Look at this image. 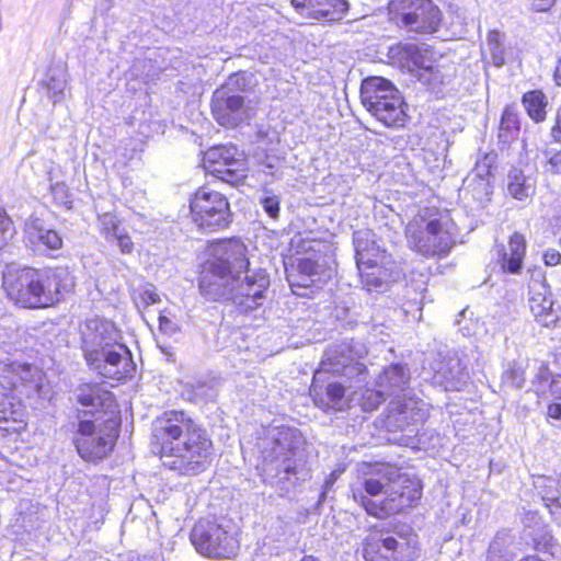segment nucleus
<instances>
[{"label": "nucleus", "mask_w": 561, "mask_h": 561, "mask_svg": "<svg viewBox=\"0 0 561 561\" xmlns=\"http://www.w3.org/2000/svg\"><path fill=\"white\" fill-rule=\"evenodd\" d=\"M152 440L162 466L179 476H197L211 462L213 442L207 431L184 411L168 410L154 419Z\"/></svg>", "instance_id": "1"}, {"label": "nucleus", "mask_w": 561, "mask_h": 561, "mask_svg": "<svg viewBox=\"0 0 561 561\" xmlns=\"http://www.w3.org/2000/svg\"><path fill=\"white\" fill-rule=\"evenodd\" d=\"M305 439L299 430L274 426L267 430L260 447L262 462L259 466L264 483L289 492L311 478Z\"/></svg>", "instance_id": "2"}, {"label": "nucleus", "mask_w": 561, "mask_h": 561, "mask_svg": "<svg viewBox=\"0 0 561 561\" xmlns=\"http://www.w3.org/2000/svg\"><path fill=\"white\" fill-rule=\"evenodd\" d=\"M75 286V276L67 267H26L8 286V295L23 308H47L65 299Z\"/></svg>", "instance_id": "3"}, {"label": "nucleus", "mask_w": 561, "mask_h": 561, "mask_svg": "<svg viewBox=\"0 0 561 561\" xmlns=\"http://www.w3.org/2000/svg\"><path fill=\"white\" fill-rule=\"evenodd\" d=\"M376 474L387 480L383 491L386 497L381 501L369 499L362 489L353 488V497L365 512L377 518H386L398 514L404 508L412 506L421 497L419 481L410 479L400 472V469L391 465H379L376 467Z\"/></svg>", "instance_id": "4"}, {"label": "nucleus", "mask_w": 561, "mask_h": 561, "mask_svg": "<svg viewBox=\"0 0 561 561\" xmlns=\"http://www.w3.org/2000/svg\"><path fill=\"white\" fill-rule=\"evenodd\" d=\"M243 272L245 275L242 279L236 275L232 280L220 284L210 283L206 277L199 280L201 293L210 300H230L240 312L248 313L264 304L270 275L264 268L247 267Z\"/></svg>", "instance_id": "5"}, {"label": "nucleus", "mask_w": 561, "mask_h": 561, "mask_svg": "<svg viewBox=\"0 0 561 561\" xmlns=\"http://www.w3.org/2000/svg\"><path fill=\"white\" fill-rule=\"evenodd\" d=\"M455 226L448 215L430 214L428 210L413 218L405 228L411 249L423 256H444L455 244Z\"/></svg>", "instance_id": "6"}, {"label": "nucleus", "mask_w": 561, "mask_h": 561, "mask_svg": "<svg viewBox=\"0 0 561 561\" xmlns=\"http://www.w3.org/2000/svg\"><path fill=\"white\" fill-rule=\"evenodd\" d=\"M364 107L389 128L403 127L408 121L407 104L400 91L389 80L369 77L360 85Z\"/></svg>", "instance_id": "7"}, {"label": "nucleus", "mask_w": 561, "mask_h": 561, "mask_svg": "<svg viewBox=\"0 0 561 561\" xmlns=\"http://www.w3.org/2000/svg\"><path fill=\"white\" fill-rule=\"evenodd\" d=\"M118 422L108 417L81 419L73 437L79 456L85 461L98 462L113 450L118 437Z\"/></svg>", "instance_id": "8"}, {"label": "nucleus", "mask_w": 561, "mask_h": 561, "mask_svg": "<svg viewBox=\"0 0 561 561\" xmlns=\"http://www.w3.org/2000/svg\"><path fill=\"white\" fill-rule=\"evenodd\" d=\"M190 539L196 551L208 558L228 559L238 549L234 527L224 517L199 519L194 525Z\"/></svg>", "instance_id": "9"}, {"label": "nucleus", "mask_w": 561, "mask_h": 561, "mask_svg": "<svg viewBox=\"0 0 561 561\" xmlns=\"http://www.w3.org/2000/svg\"><path fill=\"white\" fill-rule=\"evenodd\" d=\"M209 251L208 267L199 280L208 277L210 283L220 284L221 280H232L249 267L247 247L239 239L219 240L210 245Z\"/></svg>", "instance_id": "10"}, {"label": "nucleus", "mask_w": 561, "mask_h": 561, "mask_svg": "<svg viewBox=\"0 0 561 561\" xmlns=\"http://www.w3.org/2000/svg\"><path fill=\"white\" fill-rule=\"evenodd\" d=\"M390 14L407 32L433 34L442 23V12L432 0H391Z\"/></svg>", "instance_id": "11"}, {"label": "nucleus", "mask_w": 561, "mask_h": 561, "mask_svg": "<svg viewBox=\"0 0 561 561\" xmlns=\"http://www.w3.org/2000/svg\"><path fill=\"white\" fill-rule=\"evenodd\" d=\"M365 561H415L419 557L417 536L412 531L369 535L363 547Z\"/></svg>", "instance_id": "12"}, {"label": "nucleus", "mask_w": 561, "mask_h": 561, "mask_svg": "<svg viewBox=\"0 0 561 561\" xmlns=\"http://www.w3.org/2000/svg\"><path fill=\"white\" fill-rule=\"evenodd\" d=\"M190 209L193 222L205 231L225 229L232 220L226 196L216 191L199 188L190 201Z\"/></svg>", "instance_id": "13"}, {"label": "nucleus", "mask_w": 561, "mask_h": 561, "mask_svg": "<svg viewBox=\"0 0 561 561\" xmlns=\"http://www.w3.org/2000/svg\"><path fill=\"white\" fill-rule=\"evenodd\" d=\"M428 414V407L423 400L404 394L402 399L390 401L385 424L389 432L402 433L399 439L402 444L407 437L413 436L419 426L423 425Z\"/></svg>", "instance_id": "14"}, {"label": "nucleus", "mask_w": 561, "mask_h": 561, "mask_svg": "<svg viewBox=\"0 0 561 561\" xmlns=\"http://www.w3.org/2000/svg\"><path fill=\"white\" fill-rule=\"evenodd\" d=\"M87 365L98 375L115 380L130 377L135 370L131 354L126 345L121 342L110 347L98 348L96 353L84 355Z\"/></svg>", "instance_id": "15"}, {"label": "nucleus", "mask_w": 561, "mask_h": 561, "mask_svg": "<svg viewBox=\"0 0 561 561\" xmlns=\"http://www.w3.org/2000/svg\"><path fill=\"white\" fill-rule=\"evenodd\" d=\"M205 170L224 182L234 184L245 176L243 153L233 145L209 148L204 154Z\"/></svg>", "instance_id": "16"}, {"label": "nucleus", "mask_w": 561, "mask_h": 561, "mask_svg": "<svg viewBox=\"0 0 561 561\" xmlns=\"http://www.w3.org/2000/svg\"><path fill=\"white\" fill-rule=\"evenodd\" d=\"M290 288H320L335 274L333 262L324 255L313 253L310 256L299 257L296 265L286 270Z\"/></svg>", "instance_id": "17"}, {"label": "nucleus", "mask_w": 561, "mask_h": 561, "mask_svg": "<svg viewBox=\"0 0 561 561\" xmlns=\"http://www.w3.org/2000/svg\"><path fill=\"white\" fill-rule=\"evenodd\" d=\"M390 53L392 57H398L408 67H413L419 81L431 89H436L448 80V76L442 70L440 66L427 59L424 51L414 44L399 45L391 48Z\"/></svg>", "instance_id": "18"}, {"label": "nucleus", "mask_w": 561, "mask_h": 561, "mask_svg": "<svg viewBox=\"0 0 561 561\" xmlns=\"http://www.w3.org/2000/svg\"><path fill=\"white\" fill-rule=\"evenodd\" d=\"M211 113L219 125L236 127L245 118L244 98L218 88L213 93Z\"/></svg>", "instance_id": "19"}, {"label": "nucleus", "mask_w": 561, "mask_h": 561, "mask_svg": "<svg viewBox=\"0 0 561 561\" xmlns=\"http://www.w3.org/2000/svg\"><path fill=\"white\" fill-rule=\"evenodd\" d=\"M121 334L115 324L108 320L93 318L85 321L81 330V348L83 356L96 353L98 348L119 342Z\"/></svg>", "instance_id": "20"}, {"label": "nucleus", "mask_w": 561, "mask_h": 561, "mask_svg": "<svg viewBox=\"0 0 561 561\" xmlns=\"http://www.w3.org/2000/svg\"><path fill=\"white\" fill-rule=\"evenodd\" d=\"M295 12L307 20L336 22L348 11L347 0H290Z\"/></svg>", "instance_id": "21"}, {"label": "nucleus", "mask_w": 561, "mask_h": 561, "mask_svg": "<svg viewBox=\"0 0 561 561\" xmlns=\"http://www.w3.org/2000/svg\"><path fill=\"white\" fill-rule=\"evenodd\" d=\"M432 369L434 383L446 391H459L467 383L468 371L456 354H439V358L433 362Z\"/></svg>", "instance_id": "22"}, {"label": "nucleus", "mask_w": 561, "mask_h": 561, "mask_svg": "<svg viewBox=\"0 0 561 561\" xmlns=\"http://www.w3.org/2000/svg\"><path fill=\"white\" fill-rule=\"evenodd\" d=\"M356 265L370 262L393 264L391 255L379 244L376 234L370 229H359L353 233Z\"/></svg>", "instance_id": "23"}, {"label": "nucleus", "mask_w": 561, "mask_h": 561, "mask_svg": "<svg viewBox=\"0 0 561 561\" xmlns=\"http://www.w3.org/2000/svg\"><path fill=\"white\" fill-rule=\"evenodd\" d=\"M25 242L38 252L55 251L62 248V238L50 228H47L43 220L35 218L25 222Z\"/></svg>", "instance_id": "24"}, {"label": "nucleus", "mask_w": 561, "mask_h": 561, "mask_svg": "<svg viewBox=\"0 0 561 561\" xmlns=\"http://www.w3.org/2000/svg\"><path fill=\"white\" fill-rule=\"evenodd\" d=\"M321 369L346 377H352L354 374L359 377L365 374L366 367L358 362H354L351 352L346 351L344 346H334L325 352V358L321 362Z\"/></svg>", "instance_id": "25"}, {"label": "nucleus", "mask_w": 561, "mask_h": 561, "mask_svg": "<svg viewBox=\"0 0 561 561\" xmlns=\"http://www.w3.org/2000/svg\"><path fill=\"white\" fill-rule=\"evenodd\" d=\"M320 371L316 373L310 388L316 405L324 411H343L347 407L345 387L339 382H329L325 388H322L317 383Z\"/></svg>", "instance_id": "26"}, {"label": "nucleus", "mask_w": 561, "mask_h": 561, "mask_svg": "<svg viewBox=\"0 0 561 561\" xmlns=\"http://www.w3.org/2000/svg\"><path fill=\"white\" fill-rule=\"evenodd\" d=\"M410 381V370L402 364H392L386 367L379 375L377 386L386 391L389 397L402 399L400 393L404 392Z\"/></svg>", "instance_id": "27"}, {"label": "nucleus", "mask_w": 561, "mask_h": 561, "mask_svg": "<svg viewBox=\"0 0 561 561\" xmlns=\"http://www.w3.org/2000/svg\"><path fill=\"white\" fill-rule=\"evenodd\" d=\"M390 265L381 264V262L356 265L363 287L368 291L381 290L386 287L393 279Z\"/></svg>", "instance_id": "28"}, {"label": "nucleus", "mask_w": 561, "mask_h": 561, "mask_svg": "<svg viewBox=\"0 0 561 561\" xmlns=\"http://www.w3.org/2000/svg\"><path fill=\"white\" fill-rule=\"evenodd\" d=\"M76 399L84 408L90 410L82 411L79 417L85 419L89 414L100 413L99 409L103 408L111 399V393L103 390L98 385L84 383L78 387L75 391Z\"/></svg>", "instance_id": "29"}, {"label": "nucleus", "mask_w": 561, "mask_h": 561, "mask_svg": "<svg viewBox=\"0 0 561 561\" xmlns=\"http://www.w3.org/2000/svg\"><path fill=\"white\" fill-rule=\"evenodd\" d=\"M526 254V240L523 234L515 232L510 237L507 251L502 249L500 263L504 272L518 274L523 267Z\"/></svg>", "instance_id": "30"}, {"label": "nucleus", "mask_w": 561, "mask_h": 561, "mask_svg": "<svg viewBox=\"0 0 561 561\" xmlns=\"http://www.w3.org/2000/svg\"><path fill=\"white\" fill-rule=\"evenodd\" d=\"M507 194L519 202L531 198L536 193V180L518 168H512L506 175Z\"/></svg>", "instance_id": "31"}, {"label": "nucleus", "mask_w": 561, "mask_h": 561, "mask_svg": "<svg viewBox=\"0 0 561 561\" xmlns=\"http://www.w3.org/2000/svg\"><path fill=\"white\" fill-rule=\"evenodd\" d=\"M491 174V159L485 156L481 161H478L472 172L466 179L468 187H473V198L483 202L490 199L492 194V186L490 183Z\"/></svg>", "instance_id": "32"}, {"label": "nucleus", "mask_w": 561, "mask_h": 561, "mask_svg": "<svg viewBox=\"0 0 561 561\" xmlns=\"http://www.w3.org/2000/svg\"><path fill=\"white\" fill-rule=\"evenodd\" d=\"M529 304L531 312L540 323L549 325L556 321V316L552 312L553 299L543 284L540 285L539 290L531 293Z\"/></svg>", "instance_id": "33"}, {"label": "nucleus", "mask_w": 561, "mask_h": 561, "mask_svg": "<svg viewBox=\"0 0 561 561\" xmlns=\"http://www.w3.org/2000/svg\"><path fill=\"white\" fill-rule=\"evenodd\" d=\"M512 536L506 533H497L491 541L488 550V561H512L515 552L512 549Z\"/></svg>", "instance_id": "34"}, {"label": "nucleus", "mask_w": 561, "mask_h": 561, "mask_svg": "<svg viewBox=\"0 0 561 561\" xmlns=\"http://www.w3.org/2000/svg\"><path fill=\"white\" fill-rule=\"evenodd\" d=\"M547 104L546 95L539 90L529 91L523 96V105L527 114L537 123L546 119Z\"/></svg>", "instance_id": "35"}, {"label": "nucleus", "mask_w": 561, "mask_h": 561, "mask_svg": "<svg viewBox=\"0 0 561 561\" xmlns=\"http://www.w3.org/2000/svg\"><path fill=\"white\" fill-rule=\"evenodd\" d=\"M438 440L439 436L437 433L427 428L420 430L419 426L413 433V436L407 437L402 445L409 446L411 448L428 449L434 448L438 444Z\"/></svg>", "instance_id": "36"}, {"label": "nucleus", "mask_w": 561, "mask_h": 561, "mask_svg": "<svg viewBox=\"0 0 561 561\" xmlns=\"http://www.w3.org/2000/svg\"><path fill=\"white\" fill-rule=\"evenodd\" d=\"M519 131V121L516 113L505 110L499 129V138L502 142H510Z\"/></svg>", "instance_id": "37"}, {"label": "nucleus", "mask_w": 561, "mask_h": 561, "mask_svg": "<svg viewBox=\"0 0 561 561\" xmlns=\"http://www.w3.org/2000/svg\"><path fill=\"white\" fill-rule=\"evenodd\" d=\"M502 383L508 388H522L525 382V370L522 363L508 362L501 377Z\"/></svg>", "instance_id": "38"}, {"label": "nucleus", "mask_w": 561, "mask_h": 561, "mask_svg": "<svg viewBox=\"0 0 561 561\" xmlns=\"http://www.w3.org/2000/svg\"><path fill=\"white\" fill-rule=\"evenodd\" d=\"M66 85L67 76L62 69L49 70L46 87L54 103L61 101Z\"/></svg>", "instance_id": "39"}, {"label": "nucleus", "mask_w": 561, "mask_h": 561, "mask_svg": "<svg viewBox=\"0 0 561 561\" xmlns=\"http://www.w3.org/2000/svg\"><path fill=\"white\" fill-rule=\"evenodd\" d=\"M259 203L262 206L264 213L274 221L279 219L280 215V197L267 187L262 190V194L259 197Z\"/></svg>", "instance_id": "40"}, {"label": "nucleus", "mask_w": 561, "mask_h": 561, "mask_svg": "<svg viewBox=\"0 0 561 561\" xmlns=\"http://www.w3.org/2000/svg\"><path fill=\"white\" fill-rule=\"evenodd\" d=\"M252 75L245 71H239L228 77L227 81L219 87L230 93L244 92L250 88Z\"/></svg>", "instance_id": "41"}, {"label": "nucleus", "mask_w": 561, "mask_h": 561, "mask_svg": "<svg viewBox=\"0 0 561 561\" xmlns=\"http://www.w3.org/2000/svg\"><path fill=\"white\" fill-rule=\"evenodd\" d=\"M380 463H375L370 466V471L365 472V474H369V477L365 478L362 482V489L370 496H377L381 492L386 490L387 480L382 479L380 476L376 474L375 469Z\"/></svg>", "instance_id": "42"}, {"label": "nucleus", "mask_w": 561, "mask_h": 561, "mask_svg": "<svg viewBox=\"0 0 561 561\" xmlns=\"http://www.w3.org/2000/svg\"><path fill=\"white\" fill-rule=\"evenodd\" d=\"M389 397L386 391L378 389H365L360 394V405L364 411L376 410Z\"/></svg>", "instance_id": "43"}, {"label": "nucleus", "mask_w": 561, "mask_h": 561, "mask_svg": "<svg viewBox=\"0 0 561 561\" xmlns=\"http://www.w3.org/2000/svg\"><path fill=\"white\" fill-rule=\"evenodd\" d=\"M99 225L101 232L105 236L107 241H112V237L117 233L122 228L116 215L105 213L99 216Z\"/></svg>", "instance_id": "44"}, {"label": "nucleus", "mask_w": 561, "mask_h": 561, "mask_svg": "<svg viewBox=\"0 0 561 561\" xmlns=\"http://www.w3.org/2000/svg\"><path fill=\"white\" fill-rule=\"evenodd\" d=\"M50 191L55 203L58 206H62L65 208H71L72 206V195L69 191L68 185L65 182H56L50 185Z\"/></svg>", "instance_id": "45"}, {"label": "nucleus", "mask_w": 561, "mask_h": 561, "mask_svg": "<svg viewBox=\"0 0 561 561\" xmlns=\"http://www.w3.org/2000/svg\"><path fill=\"white\" fill-rule=\"evenodd\" d=\"M543 156L547 159V171L553 174H561V149H546Z\"/></svg>", "instance_id": "46"}, {"label": "nucleus", "mask_w": 561, "mask_h": 561, "mask_svg": "<svg viewBox=\"0 0 561 561\" xmlns=\"http://www.w3.org/2000/svg\"><path fill=\"white\" fill-rule=\"evenodd\" d=\"M14 232L12 220L7 216L3 208H0V248L9 239L12 238Z\"/></svg>", "instance_id": "47"}, {"label": "nucleus", "mask_w": 561, "mask_h": 561, "mask_svg": "<svg viewBox=\"0 0 561 561\" xmlns=\"http://www.w3.org/2000/svg\"><path fill=\"white\" fill-rule=\"evenodd\" d=\"M111 242H115L123 254H130L134 250V243L130 237L125 233L123 229L112 237Z\"/></svg>", "instance_id": "48"}, {"label": "nucleus", "mask_w": 561, "mask_h": 561, "mask_svg": "<svg viewBox=\"0 0 561 561\" xmlns=\"http://www.w3.org/2000/svg\"><path fill=\"white\" fill-rule=\"evenodd\" d=\"M14 371L22 382H34L38 374L37 369L30 364L18 365Z\"/></svg>", "instance_id": "49"}, {"label": "nucleus", "mask_w": 561, "mask_h": 561, "mask_svg": "<svg viewBox=\"0 0 561 561\" xmlns=\"http://www.w3.org/2000/svg\"><path fill=\"white\" fill-rule=\"evenodd\" d=\"M159 330L161 333L172 336L179 332L178 324L164 314L159 316Z\"/></svg>", "instance_id": "50"}, {"label": "nucleus", "mask_w": 561, "mask_h": 561, "mask_svg": "<svg viewBox=\"0 0 561 561\" xmlns=\"http://www.w3.org/2000/svg\"><path fill=\"white\" fill-rule=\"evenodd\" d=\"M13 403L8 398H0V421H8L13 417Z\"/></svg>", "instance_id": "51"}, {"label": "nucleus", "mask_w": 561, "mask_h": 561, "mask_svg": "<svg viewBox=\"0 0 561 561\" xmlns=\"http://www.w3.org/2000/svg\"><path fill=\"white\" fill-rule=\"evenodd\" d=\"M550 136L553 141L561 144V105L557 110L554 124L551 127Z\"/></svg>", "instance_id": "52"}, {"label": "nucleus", "mask_w": 561, "mask_h": 561, "mask_svg": "<svg viewBox=\"0 0 561 561\" xmlns=\"http://www.w3.org/2000/svg\"><path fill=\"white\" fill-rule=\"evenodd\" d=\"M543 262L547 266H557L561 262V254L556 249H548L543 253Z\"/></svg>", "instance_id": "53"}, {"label": "nucleus", "mask_w": 561, "mask_h": 561, "mask_svg": "<svg viewBox=\"0 0 561 561\" xmlns=\"http://www.w3.org/2000/svg\"><path fill=\"white\" fill-rule=\"evenodd\" d=\"M489 50L491 53L493 65L496 67H501L504 65V49L502 45L490 46Z\"/></svg>", "instance_id": "54"}, {"label": "nucleus", "mask_w": 561, "mask_h": 561, "mask_svg": "<svg viewBox=\"0 0 561 561\" xmlns=\"http://www.w3.org/2000/svg\"><path fill=\"white\" fill-rule=\"evenodd\" d=\"M557 0H529L530 9L535 12H547L556 3Z\"/></svg>", "instance_id": "55"}, {"label": "nucleus", "mask_w": 561, "mask_h": 561, "mask_svg": "<svg viewBox=\"0 0 561 561\" xmlns=\"http://www.w3.org/2000/svg\"><path fill=\"white\" fill-rule=\"evenodd\" d=\"M141 299H142L144 304L147 306L154 305L160 301L159 295L152 289L145 290L141 294Z\"/></svg>", "instance_id": "56"}, {"label": "nucleus", "mask_w": 561, "mask_h": 561, "mask_svg": "<svg viewBox=\"0 0 561 561\" xmlns=\"http://www.w3.org/2000/svg\"><path fill=\"white\" fill-rule=\"evenodd\" d=\"M503 37L504 35L501 34L499 31H490L486 38L488 47L502 45Z\"/></svg>", "instance_id": "57"}, {"label": "nucleus", "mask_w": 561, "mask_h": 561, "mask_svg": "<svg viewBox=\"0 0 561 561\" xmlns=\"http://www.w3.org/2000/svg\"><path fill=\"white\" fill-rule=\"evenodd\" d=\"M547 415L550 419L561 421V403L549 404Z\"/></svg>", "instance_id": "58"}, {"label": "nucleus", "mask_w": 561, "mask_h": 561, "mask_svg": "<svg viewBox=\"0 0 561 561\" xmlns=\"http://www.w3.org/2000/svg\"><path fill=\"white\" fill-rule=\"evenodd\" d=\"M551 391L557 398L561 399V375H558L552 379Z\"/></svg>", "instance_id": "59"}, {"label": "nucleus", "mask_w": 561, "mask_h": 561, "mask_svg": "<svg viewBox=\"0 0 561 561\" xmlns=\"http://www.w3.org/2000/svg\"><path fill=\"white\" fill-rule=\"evenodd\" d=\"M333 482H334L333 476H331L329 479L325 480L324 490L322 491V493L320 494V497H319V504L324 502L327 492H328V490H330L332 488Z\"/></svg>", "instance_id": "60"}, {"label": "nucleus", "mask_w": 561, "mask_h": 561, "mask_svg": "<svg viewBox=\"0 0 561 561\" xmlns=\"http://www.w3.org/2000/svg\"><path fill=\"white\" fill-rule=\"evenodd\" d=\"M520 561H548L547 559H542L538 556H527L523 558Z\"/></svg>", "instance_id": "61"}, {"label": "nucleus", "mask_w": 561, "mask_h": 561, "mask_svg": "<svg viewBox=\"0 0 561 561\" xmlns=\"http://www.w3.org/2000/svg\"><path fill=\"white\" fill-rule=\"evenodd\" d=\"M301 561H319L316 557L313 556H305Z\"/></svg>", "instance_id": "62"}, {"label": "nucleus", "mask_w": 561, "mask_h": 561, "mask_svg": "<svg viewBox=\"0 0 561 561\" xmlns=\"http://www.w3.org/2000/svg\"><path fill=\"white\" fill-rule=\"evenodd\" d=\"M110 8H111V1H107V5H106L105 10L107 11V10H110Z\"/></svg>", "instance_id": "63"}, {"label": "nucleus", "mask_w": 561, "mask_h": 561, "mask_svg": "<svg viewBox=\"0 0 561 561\" xmlns=\"http://www.w3.org/2000/svg\"><path fill=\"white\" fill-rule=\"evenodd\" d=\"M539 545H540V542H536V543H535L536 549H538V548H539Z\"/></svg>", "instance_id": "64"}]
</instances>
